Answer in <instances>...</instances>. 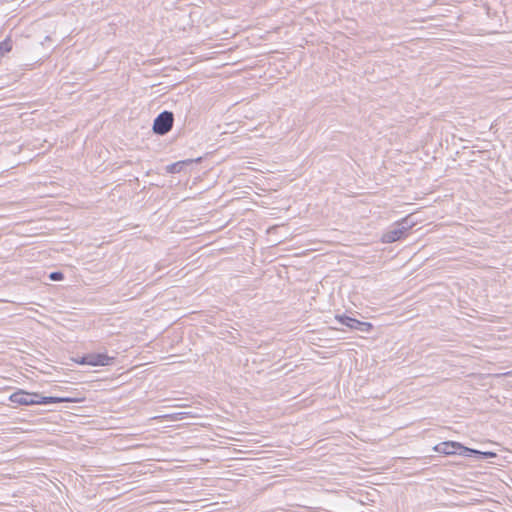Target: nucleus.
Returning <instances> with one entry per match:
<instances>
[{
	"mask_svg": "<svg viewBox=\"0 0 512 512\" xmlns=\"http://www.w3.org/2000/svg\"><path fill=\"white\" fill-rule=\"evenodd\" d=\"M10 401L19 405L50 404L62 402H75L69 397H41L37 393H29L24 390H18L10 395Z\"/></svg>",
	"mask_w": 512,
	"mask_h": 512,
	"instance_id": "1",
	"label": "nucleus"
},
{
	"mask_svg": "<svg viewBox=\"0 0 512 512\" xmlns=\"http://www.w3.org/2000/svg\"><path fill=\"white\" fill-rule=\"evenodd\" d=\"M415 223L409 220V217H405L395 224V227L381 236L383 243H393L403 237V235L411 229Z\"/></svg>",
	"mask_w": 512,
	"mask_h": 512,
	"instance_id": "2",
	"label": "nucleus"
},
{
	"mask_svg": "<svg viewBox=\"0 0 512 512\" xmlns=\"http://www.w3.org/2000/svg\"><path fill=\"white\" fill-rule=\"evenodd\" d=\"M433 450L437 453L445 455H468V453H480L478 450L465 447L461 443L454 441L439 443L434 446Z\"/></svg>",
	"mask_w": 512,
	"mask_h": 512,
	"instance_id": "3",
	"label": "nucleus"
},
{
	"mask_svg": "<svg viewBox=\"0 0 512 512\" xmlns=\"http://www.w3.org/2000/svg\"><path fill=\"white\" fill-rule=\"evenodd\" d=\"M173 126V113L164 111L160 113L153 124V131L159 135H165Z\"/></svg>",
	"mask_w": 512,
	"mask_h": 512,
	"instance_id": "4",
	"label": "nucleus"
},
{
	"mask_svg": "<svg viewBox=\"0 0 512 512\" xmlns=\"http://www.w3.org/2000/svg\"><path fill=\"white\" fill-rule=\"evenodd\" d=\"M335 319L339 321L341 324L353 330H359L368 333L373 328V325L369 322H361L359 320H356L345 315H336Z\"/></svg>",
	"mask_w": 512,
	"mask_h": 512,
	"instance_id": "5",
	"label": "nucleus"
},
{
	"mask_svg": "<svg viewBox=\"0 0 512 512\" xmlns=\"http://www.w3.org/2000/svg\"><path fill=\"white\" fill-rule=\"evenodd\" d=\"M114 358L104 353H90L84 356V362L90 366H108L111 365Z\"/></svg>",
	"mask_w": 512,
	"mask_h": 512,
	"instance_id": "6",
	"label": "nucleus"
},
{
	"mask_svg": "<svg viewBox=\"0 0 512 512\" xmlns=\"http://www.w3.org/2000/svg\"><path fill=\"white\" fill-rule=\"evenodd\" d=\"M49 278L53 281H60L63 279V274L61 272H52Z\"/></svg>",
	"mask_w": 512,
	"mask_h": 512,
	"instance_id": "7",
	"label": "nucleus"
},
{
	"mask_svg": "<svg viewBox=\"0 0 512 512\" xmlns=\"http://www.w3.org/2000/svg\"><path fill=\"white\" fill-rule=\"evenodd\" d=\"M480 453H474L475 455H480L482 457H485V458H489V457H495L496 454L494 452H481L479 451ZM471 453H468V455H470Z\"/></svg>",
	"mask_w": 512,
	"mask_h": 512,
	"instance_id": "8",
	"label": "nucleus"
},
{
	"mask_svg": "<svg viewBox=\"0 0 512 512\" xmlns=\"http://www.w3.org/2000/svg\"><path fill=\"white\" fill-rule=\"evenodd\" d=\"M73 360H74L76 363H78V364H81V365H87V363H86V362H84V356H83V357H81V358H74Z\"/></svg>",
	"mask_w": 512,
	"mask_h": 512,
	"instance_id": "9",
	"label": "nucleus"
},
{
	"mask_svg": "<svg viewBox=\"0 0 512 512\" xmlns=\"http://www.w3.org/2000/svg\"><path fill=\"white\" fill-rule=\"evenodd\" d=\"M177 166H178V164H173V165H171V166L169 167V171H170V172H175V171H177Z\"/></svg>",
	"mask_w": 512,
	"mask_h": 512,
	"instance_id": "10",
	"label": "nucleus"
}]
</instances>
